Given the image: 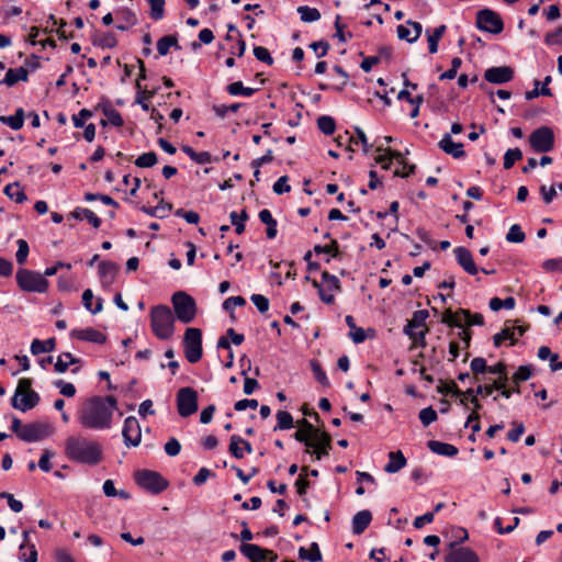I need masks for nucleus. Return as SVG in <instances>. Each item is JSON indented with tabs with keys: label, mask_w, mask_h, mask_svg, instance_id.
I'll list each match as a JSON object with an SVG mask.
<instances>
[{
	"label": "nucleus",
	"mask_w": 562,
	"mask_h": 562,
	"mask_svg": "<svg viewBox=\"0 0 562 562\" xmlns=\"http://www.w3.org/2000/svg\"><path fill=\"white\" fill-rule=\"evenodd\" d=\"M239 550L244 557H246L250 562H261L262 554L272 555V550L261 548L258 544L254 543H241Z\"/></svg>",
	"instance_id": "b1692460"
},
{
	"label": "nucleus",
	"mask_w": 562,
	"mask_h": 562,
	"mask_svg": "<svg viewBox=\"0 0 562 562\" xmlns=\"http://www.w3.org/2000/svg\"><path fill=\"white\" fill-rule=\"evenodd\" d=\"M226 91L231 95H245L251 97L258 89L244 87L241 81H235L226 86Z\"/></svg>",
	"instance_id": "4c0bfd02"
},
{
	"label": "nucleus",
	"mask_w": 562,
	"mask_h": 562,
	"mask_svg": "<svg viewBox=\"0 0 562 562\" xmlns=\"http://www.w3.org/2000/svg\"><path fill=\"white\" fill-rule=\"evenodd\" d=\"M95 110H101L106 120H101L100 124L102 126H106L108 123L115 127H122L124 124L123 117L121 113L115 110L110 100L106 98H102L101 101L95 106Z\"/></svg>",
	"instance_id": "4468645a"
},
{
	"label": "nucleus",
	"mask_w": 562,
	"mask_h": 562,
	"mask_svg": "<svg viewBox=\"0 0 562 562\" xmlns=\"http://www.w3.org/2000/svg\"><path fill=\"white\" fill-rule=\"evenodd\" d=\"M116 407L117 401L112 395L92 396L83 401L78 409L77 418L83 428L109 429Z\"/></svg>",
	"instance_id": "f03ea898"
},
{
	"label": "nucleus",
	"mask_w": 562,
	"mask_h": 562,
	"mask_svg": "<svg viewBox=\"0 0 562 562\" xmlns=\"http://www.w3.org/2000/svg\"><path fill=\"white\" fill-rule=\"evenodd\" d=\"M15 280L18 286L24 292L46 293L49 286L44 273L25 268H20L16 271Z\"/></svg>",
	"instance_id": "39448f33"
},
{
	"label": "nucleus",
	"mask_w": 562,
	"mask_h": 562,
	"mask_svg": "<svg viewBox=\"0 0 562 562\" xmlns=\"http://www.w3.org/2000/svg\"><path fill=\"white\" fill-rule=\"evenodd\" d=\"M456 260L458 265L469 274L475 276L479 272V268L474 262L471 251L462 246L453 249Z\"/></svg>",
	"instance_id": "f3484780"
},
{
	"label": "nucleus",
	"mask_w": 562,
	"mask_h": 562,
	"mask_svg": "<svg viewBox=\"0 0 562 562\" xmlns=\"http://www.w3.org/2000/svg\"><path fill=\"white\" fill-rule=\"evenodd\" d=\"M70 217L82 221L87 220L89 224L92 225L94 228H99L102 224V221L100 217H98L91 210L85 209V207H76L70 214Z\"/></svg>",
	"instance_id": "c756f323"
},
{
	"label": "nucleus",
	"mask_w": 562,
	"mask_h": 562,
	"mask_svg": "<svg viewBox=\"0 0 562 562\" xmlns=\"http://www.w3.org/2000/svg\"><path fill=\"white\" fill-rule=\"evenodd\" d=\"M407 463L401 450L389 452V462L384 467V471L387 473H396L402 470Z\"/></svg>",
	"instance_id": "c85d7f7f"
},
{
	"label": "nucleus",
	"mask_w": 562,
	"mask_h": 562,
	"mask_svg": "<svg viewBox=\"0 0 562 562\" xmlns=\"http://www.w3.org/2000/svg\"><path fill=\"white\" fill-rule=\"evenodd\" d=\"M19 558L21 562H37V550L35 546L21 544Z\"/></svg>",
	"instance_id": "5fc2aeb1"
},
{
	"label": "nucleus",
	"mask_w": 562,
	"mask_h": 562,
	"mask_svg": "<svg viewBox=\"0 0 562 562\" xmlns=\"http://www.w3.org/2000/svg\"><path fill=\"white\" fill-rule=\"evenodd\" d=\"M475 25L479 30L491 34H499L504 30L501 15L491 9H482L476 12Z\"/></svg>",
	"instance_id": "1a4fd4ad"
},
{
	"label": "nucleus",
	"mask_w": 562,
	"mask_h": 562,
	"mask_svg": "<svg viewBox=\"0 0 562 562\" xmlns=\"http://www.w3.org/2000/svg\"><path fill=\"white\" fill-rule=\"evenodd\" d=\"M65 454L68 460L87 465H97L103 457L99 441L82 436H70L65 441Z\"/></svg>",
	"instance_id": "7ed1b4c3"
},
{
	"label": "nucleus",
	"mask_w": 562,
	"mask_h": 562,
	"mask_svg": "<svg viewBox=\"0 0 562 562\" xmlns=\"http://www.w3.org/2000/svg\"><path fill=\"white\" fill-rule=\"evenodd\" d=\"M313 251L317 255L327 254L333 258H338L340 256L339 244L336 239H331L328 245H315Z\"/></svg>",
	"instance_id": "de8ad7c7"
},
{
	"label": "nucleus",
	"mask_w": 562,
	"mask_h": 562,
	"mask_svg": "<svg viewBox=\"0 0 562 562\" xmlns=\"http://www.w3.org/2000/svg\"><path fill=\"white\" fill-rule=\"evenodd\" d=\"M533 367L530 364L520 366L516 370V372L512 376V381L514 384H519L521 382H525L529 380L532 375Z\"/></svg>",
	"instance_id": "3c124183"
},
{
	"label": "nucleus",
	"mask_w": 562,
	"mask_h": 562,
	"mask_svg": "<svg viewBox=\"0 0 562 562\" xmlns=\"http://www.w3.org/2000/svg\"><path fill=\"white\" fill-rule=\"evenodd\" d=\"M529 145L536 153H548L554 147V133L549 126L536 128L529 135Z\"/></svg>",
	"instance_id": "9d476101"
},
{
	"label": "nucleus",
	"mask_w": 562,
	"mask_h": 562,
	"mask_svg": "<svg viewBox=\"0 0 562 562\" xmlns=\"http://www.w3.org/2000/svg\"><path fill=\"white\" fill-rule=\"evenodd\" d=\"M437 392L442 395H449L452 396H460L462 394V391L458 387V385L453 382H442L440 381L439 385L437 386Z\"/></svg>",
	"instance_id": "680f3d73"
},
{
	"label": "nucleus",
	"mask_w": 562,
	"mask_h": 562,
	"mask_svg": "<svg viewBox=\"0 0 562 562\" xmlns=\"http://www.w3.org/2000/svg\"><path fill=\"white\" fill-rule=\"evenodd\" d=\"M533 83H535V88L532 90L525 92L526 100L530 101V100L538 98L539 95H546V97L552 95V90L549 87H541L539 89V85H540L539 80H535Z\"/></svg>",
	"instance_id": "13d9d810"
},
{
	"label": "nucleus",
	"mask_w": 562,
	"mask_h": 562,
	"mask_svg": "<svg viewBox=\"0 0 562 562\" xmlns=\"http://www.w3.org/2000/svg\"><path fill=\"white\" fill-rule=\"evenodd\" d=\"M311 369L313 371L315 380L324 387H329L330 382L326 375V372L323 370L322 364L318 360L312 359L310 361Z\"/></svg>",
	"instance_id": "ea45409f"
},
{
	"label": "nucleus",
	"mask_w": 562,
	"mask_h": 562,
	"mask_svg": "<svg viewBox=\"0 0 562 562\" xmlns=\"http://www.w3.org/2000/svg\"><path fill=\"white\" fill-rule=\"evenodd\" d=\"M53 434V427L48 423L33 422L24 424L20 439L25 442H36Z\"/></svg>",
	"instance_id": "f8f14e48"
},
{
	"label": "nucleus",
	"mask_w": 562,
	"mask_h": 562,
	"mask_svg": "<svg viewBox=\"0 0 562 562\" xmlns=\"http://www.w3.org/2000/svg\"><path fill=\"white\" fill-rule=\"evenodd\" d=\"M525 238L526 235L518 224L512 225L508 233L506 234V240L509 243H522Z\"/></svg>",
	"instance_id": "e2e57ef3"
},
{
	"label": "nucleus",
	"mask_w": 562,
	"mask_h": 562,
	"mask_svg": "<svg viewBox=\"0 0 562 562\" xmlns=\"http://www.w3.org/2000/svg\"><path fill=\"white\" fill-rule=\"evenodd\" d=\"M177 409L181 417H189L198 411V392L190 387H181L177 393Z\"/></svg>",
	"instance_id": "9b49d317"
},
{
	"label": "nucleus",
	"mask_w": 562,
	"mask_h": 562,
	"mask_svg": "<svg viewBox=\"0 0 562 562\" xmlns=\"http://www.w3.org/2000/svg\"><path fill=\"white\" fill-rule=\"evenodd\" d=\"M451 547H454V543H451ZM445 562H480V559L472 549L460 547L452 548L445 557Z\"/></svg>",
	"instance_id": "6ab92c4d"
},
{
	"label": "nucleus",
	"mask_w": 562,
	"mask_h": 562,
	"mask_svg": "<svg viewBox=\"0 0 562 562\" xmlns=\"http://www.w3.org/2000/svg\"><path fill=\"white\" fill-rule=\"evenodd\" d=\"M516 305V300L513 296H508L504 300L499 297H492L488 306L493 312H498L501 308L513 310Z\"/></svg>",
	"instance_id": "c03bdc74"
},
{
	"label": "nucleus",
	"mask_w": 562,
	"mask_h": 562,
	"mask_svg": "<svg viewBox=\"0 0 562 562\" xmlns=\"http://www.w3.org/2000/svg\"><path fill=\"white\" fill-rule=\"evenodd\" d=\"M93 293L90 289H87L82 293V303L85 307L91 312L92 314H97L102 311L103 300L98 297L95 302V306H92Z\"/></svg>",
	"instance_id": "79ce46f5"
},
{
	"label": "nucleus",
	"mask_w": 562,
	"mask_h": 562,
	"mask_svg": "<svg viewBox=\"0 0 562 562\" xmlns=\"http://www.w3.org/2000/svg\"><path fill=\"white\" fill-rule=\"evenodd\" d=\"M117 19L122 21V23L116 25V29L120 31H126L128 27L137 23L136 14L130 9H123L117 13Z\"/></svg>",
	"instance_id": "e433bc0d"
},
{
	"label": "nucleus",
	"mask_w": 562,
	"mask_h": 562,
	"mask_svg": "<svg viewBox=\"0 0 562 562\" xmlns=\"http://www.w3.org/2000/svg\"><path fill=\"white\" fill-rule=\"evenodd\" d=\"M0 122L10 126L14 131H19L23 127L24 123V111L22 108H19L14 115L10 116H0Z\"/></svg>",
	"instance_id": "c9c22d12"
},
{
	"label": "nucleus",
	"mask_w": 562,
	"mask_h": 562,
	"mask_svg": "<svg viewBox=\"0 0 562 562\" xmlns=\"http://www.w3.org/2000/svg\"><path fill=\"white\" fill-rule=\"evenodd\" d=\"M119 271V266L113 261L103 260L99 263V277L101 280V284L104 288H108L113 284L116 273Z\"/></svg>",
	"instance_id": "5701e85b"
},
{
	"label": "nucleus",
	"mask_w": 562,
	"mask_h": 562,
	"mask_svg": "<svg viewBox=\"0 0 562 562\" xmlns=\"http://www.w3.org/2000/svg\"><path fill=\"white\" fill-rule=\"evenodd\" d=\"M277 425L274 430H286L291 429L294 425L292 415L286 411H278L276 414Z\"/></svg>",
	"instance_id": "49530a36"
},
{
	"label": "nucleus",
	"mask_w": 562,
	"mask_h": 562,
	"mask_svg": "<svg viewBox=\"0 0 562 562\" xmlns=\"http://www.w3.org/2000/svg\"><path fill=\"white\" fill-rule=\"evenodd\" d=\"M514 69L509 66L491 67L485 70L484 79L494 85H503L512 81Z\"/></svg>",
	"instance_id": "2eb2a0df"
},
{
	"label": "nucleus",
	"mask_w": 562,
	"mask_h": 562,
	"mask_svg": "<svg viewBox=\"0 0 562 562\" xmlns=\"http://www.w3.org/2000/svg\"><path fill=\"white\" fill-rule=\"evenodd\" d=\"M40 402V395L35 391H27L24 393H20V395L14 394L11 400V405L21 412H26L29 409L34 408Z\"/></svg>",
	"instance_id": "a211bd4d"
},
{
	"label": "nucleus",
	"mask_w": 562,
	"mask_h": 562,
	"mask_svg": "<svg viewBox=\"0 0 562 562\" xmlns=\"http://www.w3.org/2000/svg\"><path fill=\"white\" fill-rule=\"evenodd\" d=\"M544 43L549 46L562 44V25L558 26L553 32H549L544 36Z\"/></svg>",
	"instance_id": "774afa93"
},
{
	"label": "nucleus",
	"mask_w": 562,
	"mask_h": 562,
	"mask_svg": "<svg viewBox=\"0 0 562 562\" xmlns=\"http://www.w3.org/2000/svg\"><path fill=\"white\" fill-rule=\"evenodd\" d=\"M148 3L150 4L149 16L154 21L161 20L165 15V0H149Z\"/></svg>",
	"instance_id": "4d7b16f0"
},
{
	"label": "nucleus",
	"mask_w": 562,
	"mask_h": 562,
	"mask_svg": "<svg viewBox=\"0 0 562 562\" xmlns=\"http://www.w3.org/2000/svg\"><path fill=\"white\" fill-rule=\"evenodd\" d=\"M4 194L10 198L11 200H14L16 203H23L27 198L24 191L21 189V186L19 182L10 183L5 186L3 190Z\"/></svg>",
	"instance_id": "58836bf2"
},
{
	"label": "nucleus",
	"mask_w": 562,
	"mask_h": 562,
	"mask_svg": "<svg viewBox=\"0 0 562 562\" xmlns=\"http://www.w3.org/2000/svg\"><path fill=\"white\" fill-rule=\"evenodd\" d=\"M72 338H76L78 340L82 341H89L97 345H103L106 341V336L92 327H88L85 329H74L70 333Z\"/></svg>",
	"instance_id": "aec40b11"
},
{
	"label": "nucleus",
	"mask_w": 562,
	"mask_h": 562,
	"mask_svg": "<svg viewBox=\"0 0 562 562\" xmlns=\"http://www.w3.org/2000/svg\"><path fill=\"white\" fill-rule=\"evenodd\" d=\"M441 323L451 328L449 351H461L470 347L472 338L471 326H482L484 317L480 313H471L470 310L459 308L453 312L447 308L441 313Z\"/></svg>",
	"instance_id": "f257e3e1"
},
{
	"label": "nucleus",
	"mask_w": 562,
	"mask_h": 562,
	"mask_svg": "<svg viewBox=\"0 0 562 562\" xmlns=\"http://www.w3.org/2000/svg\"><path fill=\"white\" fill-rule=\"evenodd\" d=\"M249 218L247 211L244 209L240 214L236 211L231 212L229 220L232 225L235 226V232L240 235L245 232V222Z\"/></svg>",
	"instance_id": "a19ab883"
},
{
	"label": "nucleus",
	"mask_w": 562,
	"mask_h": 562,
	"mask_svg": "<svg viewBox=\"0 0 562 562\" xmlns=\"http://www.w3.org/2000/svg\"><path fill=\"white\" fill-rule=\"evenodd\" d=\"M313 446L311 448H324L328 451L331 450V436L327 431L319 430L315 437H313Z\"/></svg>",
	"instance_id": "864d4df0"
},
{
	"label": "nucleus",
	"mask_w": 562,
	"mask_h": 562,
	"mask_svg": "<svg viewBox=\"0 0 562 562\" xmlns=\"http://www.w3.org/2000/svg\"><path fill=\"white\" fill-rule=\"evenodd\" d=\"M157 161H158V157H157L156 153L148 151V153H144L140 156H138L137 159L135 160V165L139 168H150V167L155 166L157 164Z\"/></svg>",
	"instance_id": "6e6d98bb"
},
{
	"label": "nucleus",
	"mask_w": 562,
	"mask_h": 562,
	"mask_svg": "<svg viewBox=\"0 0 562 562\" xmlns=\"http://www.w3.org/2000/svg\"><path fill=\"white\" fill-rule=\"evenodd\" d=\"M175 317L183 324H189L194 321L196 316L195 300L183 291H178L171 297Z\"/></svg>",
	"instance_id": "423d86ee"
},
{
	"label": "nucleus",
	"mask_w": 562,
	"mask_h": 562,
	"mask_svg": "<svg viewBox=\"0 0 562 562\" xmlns=\"http://www.w3.org/2000/svg\"><path fill=\"white\" fill-rule=\"evenodd\" d=\"M429 316L427 310H418L413 313L412 318L407 322V328L424 327L426 328V321Z\"/></svg>",
	"instance_id": "603ef678"
},
{
	"label": "nucleus",
	"mask_w": 562,
	"mask_h": 562,
	"mask_svg": "<svg viewBox=\"0 0 562 562\" xmlns=\"http://www.w3.org/2000/svg\"><path fill=\"white\" fill-rule=\"evenodd\" d=\"M135 87L137 90L135 102L139 104L144 111H149V104L146 102V99L153 98L156 93V90H143L142 85L138 82L135 85Z\"/></svg>",
	"instance_id": "09e8293b"
},
{
	"label": "nucleus",
	"mask_w": 562,
	"mask_h": 562,
	"mask_svg": "<svg viewBox=\"0 0 562 562\" xmlns=\"http://www.w3.org/2000/svg\"><path fill=\"white\" fill-rule=\"evenodd\" d=\"M245 340L243 334L237 333L234 328H228L224 335H222L217 342V349H229L231 345L240 346Z\"/></svg>",
	"instance_id": "a878e982"
},
{
	"label": "nucleus",
	"mask_w": 562,
	"mask_h": 562,
	"mask_svg": "<svg viewBox=\"0 0 562 562\" xmlns=\"http://www.w3.org/2000/svg\"><path fill=\"white\" fill-rule=\"evenodd\" d=\"M372 520V514L370 510H360L352 518V532L355 535H361L370 525Z\"/></svg>",
	"instance_id": "bb28decb"
},
{
	"label": "nucleus",
	"mask_w": 562,
	"mask_h": 562,
	"mask_svg": "<svg viewBox=\"0 0 562 562\" xmlns=\"http://www.w3.org/2000/svg\"><path fill=\"white\" fill-rule=\"evenodd\" d=\"M375 150L379 153L375 157V162L381 165L385 170L391 168L393 159L397 162H403V155L400 151L392 150L390 148L383 150L382 146L376 147Z\"/></svg>",
	"instance_id": "393cba45"
},
{
	"label": "nucleus",
	"mask_w": 562,
	"mask_h": 562,
	"mask_svg": "<svg viewBox=\"0 0 562 562\" xmlns=\"http://www.w3.org/2000/svg\"><path fill=\"white\" fill-rule=\"evenodd\" d=\"M259 220L267 225L266 234L269 239H273L277 236L278 223L273 218L271 212L268 209H263L258 214Z\"/></svg>",
	"instance_id": "2f4dec72"
},
{
	"label": "nucleus",
	"mask_w": 562,
	"mask_h": 562,
	"mask_svg": "<svg viewBox=\"0 0 562 562\" xmlns=\"http://www.w3.org/2000/svg\"><path fill=\"white\" fill-rule=\"evenodd\" d=\"M184 351H203L202 350V330L195 327H188L183 337Z\"/></svg>",
	"instance_id": "4be33fe9"
},
{
	"label": "nucleus",
	"mask_w": 562,
	"mask_h": 562,
	"mask_svg": "<svg viewBox=\"0 0 562 562\" xmlns=\"http://www.w3.org/2000/svg\"><path fill=\"white\" fill-rule=\"evenodd\" d=\"M522 159V151L519 148H510L504 155V168L510 169L516 161Z\"/></svg>",
	"instance_id": "052dcab7"
},
{
	"label": "nucleus",
	"mask_w": 562,
	"mask_h": 562,
	"mask_svg": "<svg viewBox=\"0 0 562 562\" xmlns=\"http://www.w3.org/2000/svg\"><path fill=\"white\" fill-rule=\"evenodd\" d=\"M80 368V359L75 358L72 353H58L54 362V369L57 373H65L69 370L75 374L79 372Z\"/></svg>",
	"instance_id": "dca6fc26"
},
{
	"label": "nucleus",
	"mask_w": 562,
	"mask_h": 562,
	"mask_svg": "<svg viewBox=\"0 0 562 562\" xmlns=\"http://www.w3.org/2000/svg\"><path fill=\"white\" fill-rule=\"evenodd\" d=\"M299 558L302 560H307L310 562H321L322 553L318 544L316 542H312L310 549L301 547L299 549Z\"/></svg>",
	"instance_id": "f704fd0d"
},
{
	"label": "nucleus",
	"mask_w": 562,
	"mask_h": 562,
	"mask_svg": "<svg viewBox=\"0 0 562 562\" xmlns=\"http://www.w3.org/2000/svg\"><path fill=\"white\" fill-rule=\"evenodd\" d=\"M446 25L441 24L438 27H436L431 33L429 30L426 31V34L428 35V49L430 54H435L438 52V44L443 36L446 32Z\"/></svg>",
	"instance_id": "72a5a7b5"
},
{
	"label": "nucleus",
	"mask_w": 562,
	"mask_h": 562,
	"mask_svg": "<svg viewBox=\"0 0 562 562\" xmlns=\"http://www.w3.org/2000/svg\"><path fill=\"white\" fill-rule=\"evenodd\" d=\"M419 420L420 423L427 427L429 426L431 423L436 422L437 418H438V415H437V412L431 407H426V408H423L420 412H419Z\"/></svg>",
	"instance_id": "69168bd1"
},
{
	"label": "nucleus",
	"mask_w": 562,
	"mask_h": 562,
	"mask_svg": "<svg viewBox=\"0 0 562 562\" xmlns=\"http://www.w3.org/2000/svg\"><path fill=\"white\" fill-rule=\"evenodd\" d=\"M306 281H311L312 285L317 289L319 299L325 304H333L335 302L334 294L329 293L327 289H324L321 283H318L316 280H312L308 276L305 277Z\"/></svg>",
	"instance_id": "bf43d9fd"
},
{
	"label": "nucleus",
	"mask_w": 562,
	"mask_h": 562,
	"mask_svg": "<svg viewBox=\"0 0 562 562\" xmlns=\"http://www.w3.org/2000/svg\"><path fill=\"white\" fill-rule=\"evenodd\" d=\"M471 370H472L475 381L480 382V381L485 380V378L484 376L481 378V375L486 374V371H487L486 360L481 357L474 358L471 361Z\"/></svg>",
	"instance_id": "37998d69"
},
{
	"label": "nucleus",
	"mask_w": 562,
	"mask_h": 562,
	"mask_svg": "<svg viewBox=\"0 0 562 562\" xmlns=\"http://www.w3.org/2000/svg\"><path fill=\"white\" fill-rule=\"evenodd\" d=\"M171 47H175L176 49L181 48L178 43L177 35H166L157 41V52L160 56H166Z\"/></svg>",
	"instance_id": "473e14b6"
},
{
	"label": "nucleus",
	"mask_w": 562,
	"mask_h": 562,
	"mask_svg": "<svg viewBox=\"0 0 562 562\" xmlns=\"http://www.w3.org/2000/svg\"><path fill=\"white\" fill-rule=\"evenodd\" d=\"M150 326L159 339H169L175 330V316L167 305H157L150 311Z\"/></svg>",
	"instance_id": "20e7f679"
},
{
	"label": "nucleus",
	"mask_w": 562,
	"mask_h": 562,
	"mask_svg": "<svg viewBox=\"0 0 562 562\" xmlns=\"http://www.w3.org/2000/svg\"><path fill=\"white\" fill-rule=\"evenodd\" d=\"M427 447L431 452L446 457H456L459 452L456 446L437 440H429Z\"/></svg>",
	"instance_id": "7c9ffc66"
},
{
	"label": "nucleus",
	"mask_w": 562,
	"mask_h": 562,
	"mask_svg": "<svg viewBox=\"0 0 562 562\" xmlns=\"http://www.w3.org/2000/svg\"><path fill=\"white\" fill-rule=\"evenodd\" d=\"M135 482L151 494H160L168 486L169 482L158 472L153 470H139L135 472Z\"/></svg>",
	"instance_id": "6e6552de"
},
{
	"label": "nucleus",
	"mask_w": 562,
	"mask_h": 562,
	"mask_svg": "<svg viewBox=\"0 0 562 562\" xmlns=\"http://www.w3.org/2000/svg\"><path fill=\"white\" fill-rule=\"evenodd\" d=\"M527 328V326L518 324V321H506L502 330L493 337L494 347H513L518 345L519 337L525 334Z\"/></svg>",
	"instance_id": "0eeeda50"
},
{
	"label": "nucleus",
	"mask_w": 562,
	"mask_h": 562,
	"mask_svg": "<svg viewBox=\"0 0 562 562\" xmlns=\"http://www.w3.org/2000/svg\"><path fill=\"white\" fill-rule=\"evenodd\" d=\"M317 127L325 135H333L336 130V122L329 115H322L317 119Z\"/></svg>",
	"instance_id": "8fccbe9b"
},
{
	"label": "nucleus",
	"mask_w": 562,
	"mask_h": 562,
	"mask_svg": "<svg viewBox=\"0 0 562 562\" xmlns=\"http://www.w3.org/2000/svg\"><path fill=\"white\" fill-rule=\"evenodd\" d=\"M301 20L306 23L316 22L321 19V12L316 8L301 5L297 8Z\"/></svg>",
	"instance_id": "a18cd8bd"
},
{
	"label": "nucleus",
	"mask_w": 562,
	"mask_h": 562,
	"mask_svg": "<svg viewBox=\"0 0 562 562\" xmlns=\"http://www.w3.org/2000/svg\"><path fill=\"white\" fill-rule=\"evenodd\" d=\"M438 147L446 154L452 156L456 159L465 157L462 143H456L449 133H446L438 143Z\"/></svg>",
	"instance_id": "412c9836"
},
{
	"label": "nucleus",
	"mask_w": 562,
	"mask_h": 562,
	"mask_svg": "<svg viewBox=\"0 0 562 562\" xmlns=\"http://www.w3.org/2000/svg\"><path fill=\"white\" fill-rule=\"evenodd\" d=\"M18 251L15 254V258L19 265H24L26 262L30 247L25 239H18Z\"/></svg>",
	"instance_id": "338daca9"
},
{
	"label": "nucleus",
	"mask_w": 562,
	"mask_h": 562,
	"mask_svg": "<svg viewBox=\"0 0 562 562\" xmlns=\"http://www.w3.org/2000/svg\"><path fill=\"white\" fill-rule=\"evenodd\" d=\"M240 446H241V437H239L238 435H233L231 437L228 450L232 453V456L235 457L236 459L244 458V450Z\"/></svg>",
	"instance_id": "0e129e2a"
},
{
	"label": "nucleus",
	"mask_w": 562,
	"mask_h": 562,
	"mask_svg": "<svg viewBox=\"0 0 562 562\" xmlns=\"http://www.w3.org/2000/svg\"><path fill=\"white\" fill-rule=\"evenodd\" d=\"M27 79L29 71L24 67L10 68L0 83L8 87H13L16 82L27 81Z\"/></svg>",
	"instance_id": "cd10ccee"
},
{
	"label": "nucleus",
	"mask_w": 562,
	"mask_h": 562,
	"mask_svg": "<svg viewBox=\"0 0 562 562\" xmlns=\"http://www.w3.org/2000/svg\"><path fill=\"white\" fill-rule=\"evenodd\" d=\"M122 436L124 445L127 448L138 447L142 441V429L139 422L134 416H128L124 420Z\"/></svg>",
	"instance_id": "ddd939ff"
}]
</instances>
